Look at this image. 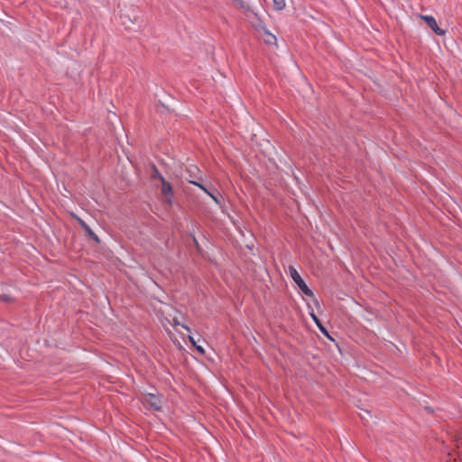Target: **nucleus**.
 <instances>
[{
	"instance_id": "1",
	"label": "nucleus",
	"mask_w": 462,
	"mask_h": 462,
	"mask_svg": "<svg viewBox=\"0 0 462 462\" xmlns=\"http://www.w3.org/2000/svg\"><path fill=\"white\" fill-rule=\"evenodd\" d=\"M289 273H290V275L291 277V279L293 280V282L297 284V286L299 287V289L306 295V296H309V297H311L313 298V301H314V304L316 306L317 309H319L320 308V303L319 301L314 298V293L313 291L308 287V285L306 284V282H304V280L301 278V276L300 275V273H298V271L292 266V265H290L289 266Z\"/></svg>"
},
{
	"instance_id": "2",
	"label": "nucleus",
	"mask_w": 462,
	"mask_h": 462,
	"mask_svg": "<svg viewBox=\"0 0 462 462\" xmlns=\"http://www.w3.org/2000/svg\"><path fill=\"white\" fill-rule=\"evenodd\" d=\"M186 174V179L189 181V183L199 187L203 191H207V186L203 183V173L196 165H189V167H187Z\"/></svg>"
},
{
	"instance_id": "3",
	"label": "nucleus",
	"mask_w": 462,
	"mask_h": 462,
	"mask_svg": "<svg viewBox=\"0 0 462 462\" xmlns=\"http://www.w3.org/2000/svg\"><path fill=\"white\" fill-rule=\"evenodd\" d=\"M162 395L155 393H147L143 396V402L150 406L153 411H161L162 408Z\"/></svg>"
},
{
	"instance_id": "4",
	"label": "nucleus",
	"mask_w": 462,
	"mask_h": 462,
	"mask_svg": "<svg viewBox=\"0 0 462 462\" xmlns=\"http://www.w3.org/2000/svg\"><path fill=\"white\" fill-rule=\"evenodd\" d=\"M161 184V193L163 197V201L168 203L169 205H171L174 197L172 185L168 180H166V179H162Z\"/></svg>"
},
{
	"instance_id": "5",
	"label": "nucleus",
	"mask_w": 462,
	"mask_h": 462,
	"mask_svg": "<svg viewBox=\"0 0 462 462\" xmlns=\"http://www.w3.org/2000/svg\"><path fill=\"white\" fill-rule=\"evenodd\" d=\"M420 19H422L426 24L439 36L445 35L446 31L441 29L436 21V19L432 15H423L420 14Z\"/></svg>"
},
{
	"instance_id": "6",
	"label": "nucleus",
	"mask_w": 462,
	"mask_h": 462,
	"mask_svg": "<svg viewBox=\"0 0 462 462\" xmlns=\"http://www.w3.org/2000/svg\"><path fill=\"white\" fill-rule=\"evenodd\" d=\"M204 192L208 194L217 205H221L222 195L211 183H209V188L207 187V191Z\"/></svg>"
},
{
	"instance_id": "7",
	"label": "nucleus",
	"mask_w": 462,
	"mask_h": 462,
	"mask_svg": "<svg viewBox=\"0 0 462 462\" xmlns=\"http://www.w3.org/2000/svg\"><path fill=\"white\" fill-rule=\"evenodd\" d=\"M79 224L89 239L95 241L98 245L101 243L99 237L94 233V231L89 227V226L87 223H85L83 220H79Z\"/></svg>"
},
{
	"instance_id": "8",
	"label": "nucleus",
	"mask_w": 462,
	"mask_h": 462,
	"mask_svg": "<svg viewBox=\"0 0 462 462\" xmlns=\"http://www.w3.org/2000/svg\"><path fill=\"white\" fill-rule=\"evenodd\" d=\"M152 172H151V179L152 180H159L160 181L162 180V179H165L162 173L160 172V171L158 170V168L156 167L155 164H152Z\"/></svg>"
},
{
	"instance_id": "9",
	"label": "nucleus",
	"mask_w": 462,
	"mask_h": 462,
	"mask_svg": "<svg viewBox=\"0 0 462 462\" xmlns=\"http://www.w3.org/2000/svg\"><path fill=\"white\" fill-rule=\"evenodd\" d=\"M121 19H122V23L124 25H125L126 29H129V30L132 29L130 24H134L136 22V16H134V20H132L129 15H122Z\"/></svg>"
},
{
	"instance_id": "10",
	"label": "nucleus",
	"mask_w": 462,
	"mask_h": 462,
	"mask_svg": "<svg viewBox=\"0 0 462 462\" xmlns=\"http://www.w3.org/2000/svg\"><path fill=\"white\" fill-rule=\"evenodd\" d=\"M263 41L268 45H273L276 43V37L273 33L269 32L268 31L264 32V38Z\"/></svg>"
},
{
	"instance_id": "11",
	"label": "nucleus",
	"mask_w": 462,
	"mask_h": 462,
	"mask_svg": "<svg viewBox=\"0 0 462 462\" xmlns=\"http://www.w3.org/2000/svg\"><path fill=\"white\" fill-rule=\"evenodd\" d=\"M189 342L192 344V346H194V347L198 353H199L201 355H203L205 353L204 348L201 346L197 345L196 341L194 340V338L191 336L189 337Z\"/></svg>"
},
{
	"instance_id": "12",
	"label": "nucleus",
	"mask_w": 462,
	"mask_h": 462,
	"mask_svg": "<svg viewBox=\"0 0 462 462\" xmlns=\"http://www.w3.org/2000/svg\"><path fill=\"white\" fill-rule=\"evenodd\" d=\"M273 6L278 11L282 10L285 7V0H273Z\"/></svg>"
},
{
	"instance_id": "13",
	"label": "nucleus",
	"mask_w": 462,
	"mask_h": 462,
	"mask_svg": "<svg viewBox=\"0 0 462 462\" xmlns=\"http://www.w3.org/2000/svg\"><path fill=\"white\" fill-rule=\"evenodd\" d=\"M0 301L9 303L14 301V299L9 294H0Z\"/></svg>"
},
{
	"instance_id": "14",
	"label": "nucleus",
	"mask_w": 462,
	"mask_h": 462,
	"mask_svg": "<svg viewBox=\"0 0 462 462\" xmlns=\"http://www.w3.org/2000/svg\"><path fill=\"white\" fill-rule=\"evenodd\" d=\"M233 2L236 3L240 9H243V10H245V11H249L250 10V7L243 0H233Z\"/></svg>"
},
{
	"instance_id": "15",
	"label": "nucleus",
	"mask_w": 462,
	"mask_h": 462,
	"mask_svg": "<svg viewBox=\"0 0 462 462\" xmlns=\"http://www.w3.org/2000/svg\"><path fill=\"white\" fill-rule=\"evenodd\" d=\"M310 318L312 319V320L314 321L315 324H319V319L318 318V316L314 313L313 310L310 311Z\"/></svg>"
},
{
	"instance_id": "16",
	"label": "nucleus",
	"mask_w": 462,
	"mask_h": 462,
	"mask_svg": "<svg viewBox=\"0 0 462 462\" xmlns=\"http://www.w3.org/2000/svg\"><path fill=\"white\" fill-rule=\"evenodd\" d=\"M319 331L325 336L327 337L328 339L330 340H333V338L331 337V336L329 335L328 329L324 327L322 328L321 329H319Z\"/></svg>"
},
{
	"instance_id": "17",
	"label": "nucleus",
	"mask_w": 462,
	"mask_h": 462,
	"mask_svg": "<svg viewBox=\"0 0 462 462\" xmlns=\"http://www.w3.org/2000/svg\"><path fill=\"white\" fill-rule=\"evenodd\" d=\"M192 239H193V243H194L196 249L198 251H200L201 250L200 245H199L198 240L196 239L195 236H192Z\"/></svg>"
},
{
	"instance_id": "18",
	"label": "nucleus",
	"mask_w": 462,
	"mask_h": 462,
	"mask_svg": "<svg viewBox=\"0 0 462 462\" xmlns=\"http://www.w3.org/2000/svg\"><path fill=\"white\" fill-rule=\"evenodd\" d=\"M316 325H317V327L319 328V329H321L322 328H324V326H323V324H322L321 320H319V324H316Z\"/></svg>"
},
{
	"instance_id": "19",
	"label": "nucleus",
	"mask_w": 462,
	"mask_h": 462,
	"mask_svg": "<svg viewBox=\"0 0 462 462\" xmlns=\"http://www.w3.org/2000/svg\"><path fill=\"white\" fill-rule=\"evenodd\" d=\"M182 328H184L186 330L189 331V328L187 327L186 325H181Z\"/></svg>"
},
{
	"instance_id": "20",
	"label": "nucleus",
	"mask_w": 462,
	"mask_h": 462,
	"mask_svg": "<svg viewBox=\"0 0 462 462\" xmlns=\"http://www.w3.org/2000/svg\"><path fill=\"white\" fill-rule=\"evenodd\" d=\"M174 324L175 325H180L179 321H177L175 319H174Z\"/></svg>"
}]
</instances>
